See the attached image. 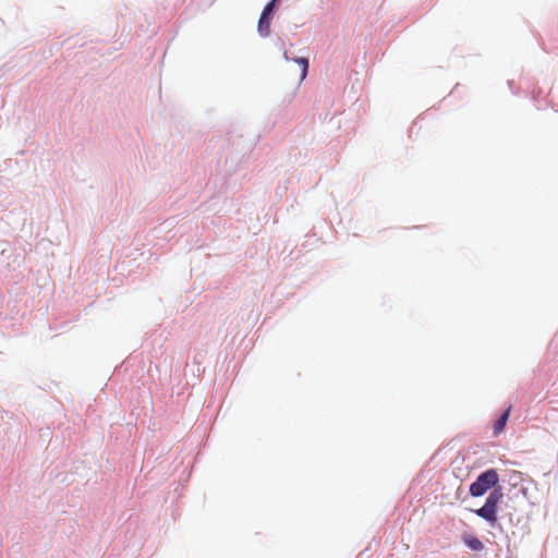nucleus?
Wrapping results in <instances>:
<instances>
[{
    "label": "nucleus",
    "instance_id": "1",
    "mask_svg": "<svg viewBox=\"0 0 558 558\" xmlns=\"http://www.w3.org/2000/svg\"><path fill=\"white\" fill-rule=\"evenodd\" d=\"M502 499V492L501 489H494L488 497L486 498V501L483 507L480 509H476L474 512L480 518L484 519L492 525H495L498 521L497 512H498V505Z\"/></svg>",
    "mask_w": 558,
    "mask_h": 558
},
{
    "label": "nucleus",
    "instance_id": "3",
    "mask_svg": "<svg viewBox=\"0 0 558 558\" xmlns=\"http://www.w3.org/2000/svg\"><path fill=\"white\" fill-rule=\"evenodd\" d=\"M464 544L472 550L481 551L484 549V544L480 538L473 535H465L463 537Z\"/></svg>",
    "mask_w": 558,
    "mask_h": 558
},
{
    "label": "nucleus",
    "instance_id": "4",
    "mask_svg": "<svg viewBox=\"0 0 558 558\" xmlns=\"http://www.w3.org/2000/svg\"><path fill=\"white\" fill-rule=\"evenodd\" d=\"M510 411H511V408L509 407L502 414L501 416L496 421V423L494 424V434L495 435H499L500 433L504 432L505 429V426L507 424V421L509 418V415H510Z\"/></svg>",
    "mask_w": 558,
    "mask_h": 558
},
{
    "label": "nucleus",
    "instance_id": "2",
    "mask_svg": "<svg viewBox=\"0 0 558 558\" xmlns=\"http://www.w3.org/2000/svg\"><path fill=\"white\" fill-rule=\"evenodd\" d=\"M499 482L498 473L495 469H489L483 473H481L476 481L473 482L470 486V494L473 497H481L487 490L495 487Z\"/></svg>",
    "mask_w": 558,
    "mask_h": 558
},
{
    "label": "nucleus",
    "instance_id": "7",
    "mask_svg": "<svg viewBox=\"0 0 558 558\" xmlns=\"http://www.w3.org/2000/svg\"><path fill=\"white\" fill-rule=\"evenodd\" d=\"M275 5L276 3L274 1H270L269 3H267L262 12L263 15H268L270 16V14L272 13L274 9H275Z\"/></svg>",
    "mask_w": 558,
    "mask_h": 558
},
{
    "label": "nucleus",
    "instance_id": "6",
    "mask_svg": "<svg viewBox=\"0 0 558 558\" xmlns=\"http://www.w3.org/2000/svg\"><path fill=\"white\" fill-rule=\"evenodd\" d=\"M294 62L302 66L301 81H303L308 72V60L306 58L299 57L294 59Z\"/></svg>",
    "mask_w": 558,
    "mask_h": 558
},
{
    "label": "nucleus",
    "instance_id": "5",
    "mask_svg": "<svg viewBox=\"0 0 558 558\" xmlns=\"http://www.w3.org/2000/svg\"><path fill=\"white\" fill-rule=\"evenodd\" d=\"M257 28L260 36L267 37L270 33V16L260 14Z\"/></svg>",
    "mask_w": 558,
    "mask_h": 558
}]
</instances>
